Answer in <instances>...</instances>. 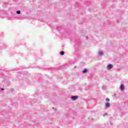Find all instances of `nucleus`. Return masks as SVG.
<instances>
[{"instance_id": "1", "label": "nucleus", "mask_w": 128, "mask_h": 128, "mask_svg": "<svg viewBox=\"0 0 128 128\" xmlns=\"http://www.w3.org/2000/svg\"><path fill=\"white\" fill-rule=\"evenodd\" d=\"M112 68H114V66H112V64H108L106 68H107V70H112Z\"/></svg>"}, {"instance_id": "2", "label": "nucleus", "mask_w": 128, "mask_h": 128, "mask_svg": "<svg viewBox=\"0 0 128 128\" xmlns=\"http://www.w3.org/2000/svg\"><path fill=\"white\" fill-rule=\"evenodd\" d=\"M78 96H71V100H78Z\"/></svg>"}, {"instance_id": "3", "label": "nucleus", "mask_w": 128, "mask_h": 128, "mask_svg": "<svg viewBox=\"0 0 128 128\" xmlns=\"http://www.w3.org/2000/svg\"><path fill=\"white\" fill-rule=\"evenodd\" d=\"M105 106L106 108H109L110 107V102L106 103Z\"/></svg>"}, {"instance_id": "4", "label": "nucleus", "mask_w": 128, "mask_h": 128, "mask_svg": "<svg viewBox=\"0 0 128 128\" xmlns=\"http://www.w3.org/2000/svg\"><path fill=\"white\" fill-rule=\"evenodd\" d=\"M88 72V69L84 68L82 72V74H86Z\"/></svg>"}, {"instance_id": "5", "label": "nucleus", "mask_w": 128, "mask_h": 128, "mask_svg": "<svg viewBox=\"0 0 128 128\" xmlns=\"http://www.w3.org/2000/svg\"><path fill=\"white\" fill-rule=\"evenodd\" d=\"M120 90H124V84H122L120 86Z\"/></svg>"}, {"instance_id": "6", "label": "nucleus", "mask_w": 128, "mask_h": 128, "mask_svg": "<svg viewBox=\"0 0 128 128\" xmlns=\"http://www.w3.org/2000/svg\"><path fill=\"white\" fill-rule=\"evenodd\" d=\"M104 54V52L102 51H99V52H98V56H103Z\"/></svg>"}, {"instance_id": "7", "label": "nucleus", "mask_w": 128, "mask_h": 128, "mask_svg": "<svg viewBox=\"0 0 128 128\" xmlns=\"http://www.w3.org/2000/svg\"><path fill=\"white\" fill-rule=\"evenodd\" d=\"M60 56H64V52L60 51Z\"/></svg>"}, {"instance_id": "8", "label": "nucleus", "mask_w": 128, "mask_h": 128, "mask_svg": "<svg viewBox=\"0 0 128 128\" xmlns=\"http://www.w3.org/2000/svg\"><path fill=\"white\" fill-rule=\"evenodd\" d=\"M16 14H20V10H18L16 12Z\"/></svg>"}, {"instance_id": "9", "label": "nucleus", "mask_w": 128, "mask_h": 128, "mask_svg": "<svg viewBox=\"0 0 128 128\" xmlns=\"http://www.w3.org/2000/svg\"><path fill=\"white\" fill-rule=\"evenodd\" d=\"M102 90H106V86H102Z\"/></svg>"}, {"instance_id": "10", "label": "nucleus", "mask_w": 128, "mask_h": 128, "mask_svg": "<svg viewBox=\"0 0 128 128\" xmlns=\"http://www.w3.org/2000/svg\"><path fill=\"white\" fill-rule=\"evenodd\" d=\"M106 102H110V98H106Z\"/></svg>"}, {"instance_id": "11", "label": "nucleus", "mask_w": 128, "mask_h": 128, "mask_svg": "<svg viewBox=\"0 0 128 128\" xmlns=\"http://www.w3.org/2000/svg\"><path fill=\"white\" fill-rule=\"evenodd\" d=\"M12 92H14V89H11Z\"/></svg>"}, {"instance_id": "12", "label": "nucleus", "mask_w": 128, "mask_h": 128, "mask_svg": "<svg viewBox=\"0 0 128 128\" xmlns=\"http://www.w3.org/2000/svg\"><path fill=\"white\" fill-rule=\"evenodd\" d=\"M108 116V114L106 113V114L104 115V116Z\"/></svg>"}, {"instance_id": "13", "label": "nucleus", "mask_w": 128, "mask_h": 128, "mask_svg": "<svg viewBox=\"0 0 128 128\" xmlns=\"http://www.w3.org/2000/svg\"><path fill=\"white\" fill-rule=\"evenodd\" d=\"M1 90H4V88H1Z\"/></svg>"}, {"instance_id": "14", "label": "nucleus", "mask_w": 128, "mask_h": 128, "mask_svg": "<svg viewBox=\"0 0 128 128\" xmlns=\"http://www.w3.org/2000/svg\"><path fill=\"white\" fill-rule=\"evenodd\" d=\"M60 28V27H58V26L56 27L57 30H58V28Z\"/></svg>"}, {"instance_id": "15", "label": "nucleus", "mask_w": 128, "mask_h": 128, "mask_svg": "<svg viewBox=\"0 0 128 128\" xmlns=\"http://www.w3.org/2000/svg\"><path fill=\"white\" fill-rule=\"evenodd\" d=\"M88 37L86 36V40H88Z\"/></svg>"}, {"instance_id": "16", "label": "nucleus", "mask_w": 128, "mask_h": 128, "mask_svg": "<svg viewBox=\"0 0 128 128\" xmlns=\"http://www.w3.org/2000/svg\"><path fill=\"white\" fill-rule=\"evenodd\" d=\"M52 108H53V109H54V107H52Z\"/></svg>"}]
</instances>
